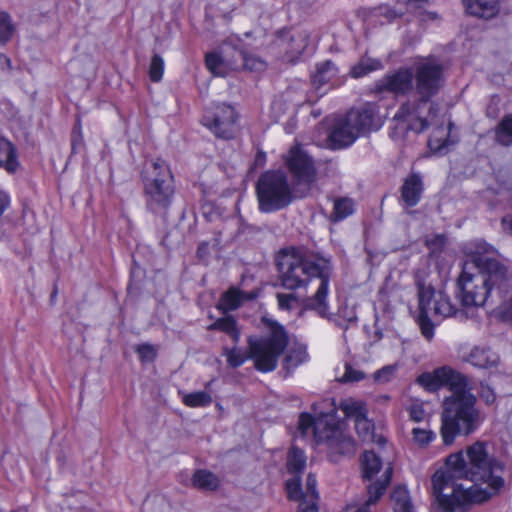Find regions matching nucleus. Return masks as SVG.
Wrapping results in <instances>:
<instances>
[{
    "mask_svg": "<svg viewBox=\"0 0 512 512\" xmlns=\"http://www.w3.org/2000/svg\"><path fill=\"white\" fill-rule=\"evenodd\" d=\"M446 467L437 470L431 480L432 494L446 512L464 511L482 503L504 486V465L485 442L477 441L465 451L450 454Z\"/></svg>",
    "mask_w": 512,
    "mask_h": 512,
    "instance_id": "1",
    "label": "nucleus"
},
{
    "mask_svg": "<svg viewBox=\"0 0 512 512\" xmlns=\"http://www.w3.org/2000/svg\"><path fill=\"white\" fill-rule=\"evenodd\" d=\"M281 284L285 289L305 287L312 278L320 280L316 293L304 300L305 309L315 311L320 317H328L327 296L333 272L330 259L319 255H303L293 251L285 253L278 261Z\"/></svg>",
    "mask_w": 512,
    "mask_h": 512,
    "instance_id": "2",
    "label": "nucleus"
},
{
    "mask_svg": "<svg viewBox=\"0 0 512 512\" xmlns=\"http://www.w3.org/2000/svg\"><path fill=\"white\" fill-rule=\"evenodd\" d=\"M413 71L417 99L402 104L394 119L402 129L419 134L435 123L439 107L431 99L443 88L445 78L442 65L432 61L418 63Z\"/></svg>",
    "mask_w": 512,
    "mask_h": 512,
    "instance_id": "3",
    "label": "nucleus"
},
{
    "mask_svg": "<svg viewBox=\"0 0 512 512\" xmlns=\"http://www.w3.org/2000/svg\"><path fill=\"white\" fill-rule=\"evenodd\" d=\"M472 270L470 264H464L457 280L456 296L464 307L496 302L494 294H502L512 285V273L502 262H489L476 273Z\"/></svg>",
    "mask_w": 512,
    "mask_h": 512,
    "instance_id": "4",
    "label": "nucleus"
},
{
    "mask_svg": "<svg viewBox=\"0 0 512 512\" xmlns=\"http://www.w3.org/2000/svg\"><path fill=\"white\" fill-rule=\"evenodd\" d=\"M262 323L268 330V334L261 338L249 337L248 354L237 346L223 349V355L230 367L238 368L250 358L254 360L258 371L271 372L276 369L278 359L288 345V335L284 326L275 320L263 317Z\"/></svg>",
    "mask_w": 512,
    "mask_h": 512,
    "instance_id": "5",
    "label": "nucleus"
},
{
    "mask_svg": "<svg viewBox=\"0 0 512 512\" xmlns=\"http://www.w3.org/2000/svg\"><path fill=\"white\" fill-rule=\"evenodd\" d=\"M484 421L474 394L450 395L443 401L441 437L445 445L453 444L457 435L474 433Z\"/></svg>",
    "mask_w": 512,
    "mask_h": 512,
    "instance_id": "6",
    "label": "nucleus"
},
{
    "mask_svg": "<svg viewBox=\"0 0 512 512\" xmlns=\"http://www.w3.org/2000/svg\"><path fill=\"white\" fill-rule=\"evenodd\" d=\"M142 182L146 209L166 217L175 193L174 177L166 161L152 159L142 171Z\"/></svg>",
    "mask_w": 512,
    "mask_h": 512,
    "instance_id": "7",
    "label": "nucleus"
},
{
    "mask_svg": "<svg viewBox=\"0 0 512 512\" xmlns=\"http://www.w3.org/2000/svg\"><path fill=\"white\" fill-rule=\"evenodd\" d=\"M255 192L259 211L270 214L289 207L300 191L289 182L284 171L267 170L259 176Z\"/></svg>",
    "mask_w": 512,
    "mask_h": 512,
    "instance_id": "8",
    "label": "nucleus"
},
{
    "mask_svg": "<svg viewBox=\"0 0 512 512\" xmlns=\"http://www.w3.org/2000/svg\"><path fill=\"white\" fill-rule=\"evenodd\" d=\"M419 314L417 323L422 335L431 340L434 336L432 319L442 320L456 316L457 308L452 304L450 297L443 291H437L431 284L417 283Z\"/></svg>",
    "mask_w": 512,
    "mask_h": 512,
    "instance_id": "9",
    "label": "nucleus"
},
{
    "mask_svg": "<svg viewBox=\"0 0 512 512\" xmlns=\"http://www.w3.org/2000/svg\"><path fill=\"white\" fill-rule=\"evenodd\" d=\"M416 383L428 392H436L446 387L452 392L451 395L472 394L469 378L447 365L436 368L432 372L420 374Z\"/></svg>",
    "mask_w": 512,
    "mask_h": 512,
    "instance_id": "10",
    "label": "nucleus"
},
{
    "mask_svg": "<svg viewBox=\"0 0 512 512\" xmlns=\"http://www.w3.org/2000/svg\"><path fill=\"white\" fill-rule=\"evenodd\" d=\"M284 163L292 176L293 185L300 191L299 197L305 196L317 180L313 158L301 147L294 146L284 158Z\"/></svg>",
    "mask_w": 512,
    "mask_h": 512,
    "instance_id": "11",
    "label": "nucleus"
},
{
    "mask_svg": "<svg viewBox=\"0 0 512 512\" xmlns=\"http://www.w3.org/2000/svg\"><path fill=\"white\" fill-rule=\"evenodd\" d=\"M238 114L229 104H217L211 111H207L201 120L203 126L208 128L217 138L232 139L237 130Z\"/></svg>",
    "mask_w": 512,
    "mask_h": 512,
    "instance_id": "12",
    "label": "nucleus"
},
{
    "mask_svg": "<svg viewBox=\"0 0 512 512\" xmlns=\"http://www.w3.org/2000/svg\"><path fill=\"white\" fill-rule=\"evenodd\" d=\"M318 443H326L330 452L340 455H353L356 452L354 439L342 431L334 418L332 422H318Z\"/></svg>",
    "mask_w": 512,
    "mask_h": 512,
    "instance_id": "13",
    "label": "nucleus"
},
{
    "mask_svg": "<svg viewBox=\"0 0 512 512\" xmlns=\"http://www.w3.org/2000/svg\"><path fill=\"white\" fill-rule=\"evenodd\" d=\"M413 79V69L399 68L378 80L374 84V92H390L395 95H406L413 88Z\"/></svg>",
    "mask_w": 512,
    "mask_h": 512,
    "instance_id": "14",
    "label": "nucleus"
},
{
    "mask_svg": "<svg viewBox=\"0 0 512 512\" xmlns=\"http://www.w3.org/2000/svg\"><path fill=\"white\" fill-rule=\"evenodd\" d=\"M464 253L469 259L464 264H470V269L484 270L489 262H500L494 255L496 249L483 239H475L467 242L463 247Z\"/></svg>",
    "mask_w": 512,
    "mask_h": 512,
    "instance_id": "15",
    "label": "nucleus"
},
{
    "mask_svg": "<svg viewBox=\"0 0 512 512\" xmlns=\"http://www.w3.org/2000/svg\"><path fill=\"white\" fill-rule=\"evenodd\" d=\"M347 116L359 136L380 128V123L377 120V110L373 104L367 103L357 110H351Z\"/></svg>",
    "mask_w": 512,
    "mask_h": 512,
    "instance_id": "16",
    "label": "nucleus"
},
{
    "mask_svg": "<svg viewBox=\"0 0 512 512\" xmlns=\"http://www.w3.org/2000/svg\"><path fill=\"white\" fill-rule=\"evenodd\" d=\"M359 137L349 117L339 120L329 134L330 144L334 149H342L350 146Z\"/></svg>",
    "mask_w": 512,
    "mask_h": 512,
    "instance_id": "17",
    "label": "nucleus"
},
{
    "mask_svg": "<svg viewBox=\"0 0 512 512\" xmlns=\"http://www.w3.org/2000/svg\"><path fill=\"white\" fill-rule=\"evenodd\" d=\"M287 496L290 500L300 501L302 498L318 501L317 480L314 474L309 473L306 478V491L303 492L300 477H293L286 481Z\"/></svg>",
    "mask_w": 512,
    "mask_h": 512,
    "instance_id": "18",
    "label": "nucleus"
},
{
    "mask_svg": "<svg viewBox=\"0 0 512 512\" xmlns=\"http://www.w3.org/2000/svg\"><path fill=\"white\" fill-rule=\"evenodd\" d=\"M393 475L391 464L385 468L382 476L367 486L368 498L355 512H371L370 506L376 504L384 495L387 487L390 485Z\"/></svg>",
    "mask_w": 512,
    "mask_h": 512,
    "instance_id": "19",
    "label": "nucleus"
},
{
    "mask_svg": "<svg viewBox=\"0 0 512 512\" xmlns=\"http://www.w3.org/2000/svg\"><path fill=\"white\" fill-rule=\"evenodd\" d=\"M468 15L489 20L496 17L500 11L499 0H462Z\"/></svg>",
    "mask_w": 512,
    "mask_h": 512,
    "instance_id": "20",
    "label": "nucleus"
},
{
    "mask_svg": "<svg viewBox=\"0 0 512 512\" xmlns=\"http://www.w3.org/2000/svg\"><path fill=\"white\" fill-rule=\"evenodd\" d=\"M0 168L14 175L21 168L16 146L7 138L0 136Z\"/></svg>",
    "mask_w": 512,
    "mask_h": 512,
    "instance_id": "21",
    "label": "nucleus"
},
{
    "mask_svg": "<svg viewBox=\"0 0 512 512\" xmlns=\"http://www.w3.org/2000/svg\"><path fill=\"white\" fill-rule=\"evenodd\" d=\"M423 191L422 180L419 175L412 174L404 181L401 187V198L409 207L418 204Z\"/></svg>",
    "mask_w": 512,
    "mask_h": 512,
    "instance_id": "22",
    "label": "nucleus"
},
{
    "mask_svg": "<svg viewBox=\"0 0 512 512\" xmlns=\"http://www.w3.org/2000/svg\"><path fill=\"white\" fill-rule=\"evenodd\" d=\"M498 356L490 349L486 347H474L468 356L466 361L477 368L487 369L497 365Z\"/></svg>",
    "mask_w": 512,
    "mask_h": 512,
    "instance_id": "23",
    "label": "nucleus"
},
{
    "mask_svg": "<svg viewBox=\"0 0 512 512\" xmlns=\"http://www.w3.org/2000/svg\"><path fill=\"white\" fill-rule=\"evenodd\" d=\"M496 302H490L495 305L493 309V315L504 321H512V285L508 287L502 294H494Z\"/></svg>",
    "mask_w": 512,
    "mask_h": 512,
    "instance_id": "24",
    "label": "nucleus"
},
{
    "mask_svg": "<svg viewBox=\"0 0 512 512\" xmlns=\"http://www.w3.org/2000/svg\"><path fill=\"white\" fill-rule=\"evenodd\" d=\"M334 413H322L317 418H313L308 413H301L298 420V430L302 436H306L310 431L312 432L315 441L318 443L317 426L318 422H332L334 420Z\"/></svg>",
    "mask_w": 512,
    "mask_h": 512,
    "instance_id": "25",
    "label": "nucleus"
},
{
    "mask_svg": "<svg viewBox=\"0 0 512 512\" xmlns=\"http://www.w3.org/2000/svg\"><path fill=\"white\" fill-rule=\"evenodd\" d=\"M265 63L256 56L249 55L242 50H234L232 70L246 69L249 71H262Z\"/></svg>",
    "mask_w": 512,
    "mask_h": 512,
    "instance_id": "26",
    "label": "nucleus"
},
{
    "mask_svg": "<svg viewBox=\"0 0 512 512\" xmlns=\"http://www.w3.org/2000/svg\"><path fill=\"white\" fill-rule=\"evenodd\" d=\"M282 41H287V50L291 56L302 54L308 46L309 34L306 31L285 32Z\"/></svg>",
    "mask_w": 512,
    "mask_h": 512,
    "instance_id": "27",
    "label": "nucleus"
},
{
    "mask_svg": "<svg viewBox=\"0 0 512 512\" xmlns=\"http://www.w3.org/2000/svg\"><path fill=\"white\" fill-rule=\"evenodd\" d=\"M255 295L248 296L238 288H229L220 298L219 308L224 311H232L239 308L247 299H253Z\"/></svg>",
    "mask_w": 512,
    "mask_h": 512,
    "instance_id": "28",
    "label": "nucleus"
},
{
    "mask_svg": "<svg viewBox=\"0 0 512 512\" xmlns=\"http://www.w3.org/2000/svg\"><path fill=\"white\" fill-rule=\"evenodd\" d=\"M191 481L195 488L202 491H214L220 485L218 476L206 469H197Z\"/></svg>",
    "mask_w": 512,
    "mask_h": 512,
    "instance_id": "29",
    "label": "nucleus"
},
{
    "mask_svg": "<svg viewBox=\"0 0 512 512\" xmlns=\"http://www.w3.org/2000/svg\"><path fill=\"white\" fill-rule=\"evenodd\" d=\"M390 498L394 512H415L410 494L404 486L395 487Z\"/></svg>",
    "mask_w": 512,
    "mask_h": 512,
    "instance_id": "30",
    "label": "nucleus"
},
{
    "mask_svg": "<svg viewBox=\"0 0 512 512\" xmlns=\"http://www.w3.org/2000/svg\"><path fill=\"white\" fill-rule=\"evenodd\" d=\"M337 74V68L332 61H325L316 66L315 72L312 74V83L319 89L323 85L328 84Z\"/></svg>",
    "mask_w": 512,
    "mask_h": 512,
    "instance_id": "31",
    "label": "nucleus"
},
{
    "mask_svg": "<svg viewBox=\"0 0 512 512\" xmlns=\"http://www.w3.org/2000/svg\"><path fill=\"white\" fill-rule=\"evenodd\" d=\"M287 470L293 477H300L306 467V456L303 450L292 446L287 455Z\"/></svg>",
    "mask_w": 512,
    "mask_h": 512,
    "instance_id": "32",
    "label": "nucleus"
},
{
    "mask_svg": "<svg viewBox=\"0 0 512 512\" xmlns=\"http://www.w3.org/2000/svg\"><path fill=\"white\" fill-rule=\"evenodd\" d=\"M361 466L363 479L370 481L380 471L382 461L373 451H365L362 455Z\"/></svg>",
    "mask_w": 512,
    "mask_h": 512,
    "instance_id": "33",
    "label": "nucleus"
},
{
    "mask_svg": "<svg viewBox=\"0 0 512 512\" xmlns=\"http://www.w3.org/2000/svg\"><path fill=\"white\" fill-rule=\"evenodd\" d=\"M205 63L209 71L216 76H225L227 68L231 69L233 61L230 62L228 59L222 57L216 52L206 54Z\"/></svg>",
    "mask_w": 512,
    "mask_h": 512,
    "instance_id": "34",
    "label": "nucleus"
},
{
    "mask_svg": "<svg viewBox=\"0 0 512 512\" xmlns=\"http://www.w3.org/2000/svg\"><path fill=\"white\" fill-rule=\"evenodd\" d=\"M495 139L502 146L512 145V114L501 119L495 129Z\"/></svg>",
    "mask_w": 512,
    "mask_h": 512,
    "instance_id": "35",
    "label": "nucleus"
},
{
    "mask_svg": "<svg viewBox=\"0 0 512 512\" xmlns=\"http://www.w3.org/2000/svg\"><path fill=\"white\" fill-rule=\"evenodd\" d=\"M354 212V202L348 197L336 198L334 200L333 212L331 214V220L333 222H339Z\"/></svg>",
    "mask_w": 512,
    "mask_h": 512,
    "instance_id": "36",
    "label": "nucleus"
},
{
    "mask_svg": "<svg viewBox=\"0 0 512 512\" xmlns=\"http://www.w3.org/2000/svg\"><path fill=\"white\" fill-rule=\"evenodd\" d=\"M308 358L307 347L303 344H296L288 351L285 357V365L287 369L296 368L305 363Z\"/></svg>",
    "mask_w": 512,
    "mask_h": 512,
    "instance_id": "37",
    "label": "nucleus"
},
{
    "mask_svg": "<svg viewBox=\"0 0 512 512\" xmlns=\"http://www.w3.org/2000/svg\"><path fill=\"white\" fill-rule=\"evenodd\" d=\"M16 26L11 15L6 11H0V45H5L14 36Z\"/></svg>",
    "mask_w": 512,
    "mask_h": 512,
    "instance_id": "38",
    "label": "nucleus"
},
{
    "mask_svg": "<svg viewBox=\"0 0 512 512\" xmlns=\"http://www.w3.org/2000/svg\"><path fill=\"white\" fill-rule=\"evenodd\" d=\"M381 68H382V63L380 60L366 58V59H362L359 63H357L355 66L352 67V69L350 71V75L353 78H360V77L367 75L368 73H370L372 71H375V70H378Z\"/></svg>",
    "mask_w": 512,
    "mask_h": 512,
    "instance_id": "39",
    "label": "nucleus"
},
{
    "mask_svg": "<svg viewBox=\"0 0 512 512\" xmlns=\"http://www.w3.org/2000/svg\"><path fill=\"white\" fill-rule=\"evenodd\" d=\"M354 425H355V430H356L359 438L363 442H373L374 441V437H375L374 425L367 418V415L354 421Z\"/></svg>",
    "mask_w": 512,
    "mask_h": 512,
    "instance_id": "40",
    "label": "nucleus"
},
{
    "mask_svg": "<svg viewBox=\"0 0 512 512\" xmlns=\"http://www.w3.org/2000/svg\"><path fill=\"white\" fill-rule=\"evenodd\" d=\"M341 410L348 419L356 421L367 415V410L363 403L358 401H345L340 406Z\"/></svg>",
    "mask_w": 512,
    "mask_h": 512,
    "instance_id": "41",
    "label": "nucleus"
},
{
    "mask_svg": "<svg viewBox=\"0 0 512 512\" xmlns=\"http://www.w3.org/2000/svg\"><path fill=\"white\" fill-rule=\"evenodd\" d=\"M183 402L189 407H206L211 404L212 397L205 391H197L186 394Z\"/></svg>",
    "mask_w": 512,
    "mask_h": 512,
    "instance_id": "42",
    "label": "nucleus"
},
{
    "mask_svg": "<svg viewBox=\"0 0 512 512\" xmlns=\"http://www.w3.org/2000/svg\"><path fill=\"white\" fill-rule=\"evenodd\" d=\"M164 60L159 54H154L149 65V78L152 82H159L163 77Z\"/></svg>",
    "mask_w": 512,
    "mask_h": 512,
    "instance_id": "43",
    "label": "nucleus"
},
{
    "mask_svg": "<svg viewBox=\"0 0 512 512\" xmlns=\"http://www.w3.org/2000/svg\"><path fill=\"white\" fill-rule=\"evenodd\" d=\"M374 15L378 17H384L388 22H392L404 15L403 10L395 9L389 5L382 4L373 9Z\"/></svg>",
    "mask_w": 512,
    "mask_h": 512,
    "instance_id": "44",
    "label": "nucleus"
},
{
    "mask_svg": "<svg viewBox=\"0 0 512 512\" xmlns=\"http://www.w3.org/2000/svg\"><path fill=\"white\" fill-rule=\"evenodd\" d=\"M236 327V319L233 316L229 315L217 319L214 323L208 326V330H219L226 334H229Z\"/></svg>",
    "mask_w": 512,
    "mask_h": 512,
    "instance_id": "45",
    "label": "nucleus"
},
{
    "mask_svg": "<svg viewBox=\"0 0 512 512\" xmlns=\"http://www.w3.org/2000/svg\"><path fill=\"white\" fill-rule=\"evenodd\" d=\"M411 434L413 441L419 446L428 445L436 437V434L432 430L423 428H413Z\"/></svg>",
    "mask_w": 512,
    "mask_h": 512,
    "instance_id": "46",
    "label": "nucleus"
},
{
    "mask_svg": "<svg viewBox=\"0 0 512 512\" xmlns=\"http://www.w3.org/2000/svg\"><path fill=\"white\" fill-rule=\"evenodd\" d=\"M277 302L279 309L283 311H291L299 305L298 297L293 293H278Z\"/></svg>",
    "mask_w": 512,
    "mask_h": 512,
    "instance_id": "47",
    "label": "nucleus"
},
{
    "mask_svg": "<svg viewBox=\"0 0 512 512\" xmlns=\"http://www.w3.org/2000/svg\"><path fill=\"white\" fill-rule=\"evenodd\" d=\"M345 371L342 376L338 378L339 382L350 383L359 382L365 378V373L361 370L355 369L350 364H345Z\"/></svg>",
    "mask_w": 512,
    "mask_h": 512,
    "instance_id": "48",
    "label": "nucleus"
},
{
    "mask_svg": "<svg viewBox=\"0 0 512 512\" xmlns=\"http://www.w3.org/2000/svg\"><path fill=\"white\" fill-rule=\"evenodd\" d=\"M135 351L142 362H152L157 356L154 346L149 343L137 345Z\"/></svg>",
    "mask_w": 512,
    "mask_h": 512,
    "instance_id": "49",
    "label": "nucleus"
},
{
    "mask_svg": "<svg viewBox=\"0 0 512 512\" xmlns=\"http://www.w3.org/2000/svg\"><path fill=\"white\" fill-rule=\"evenodd\" d=\"M396 371L397 365L395 364L384 366L374 373V380L376 382L386 383L392 379Z\"/></svg>",
    "mask_w": 512,
    "mask_h": 512,
    "instance_id": "50",
    "label": "nucleus"
},
{
    "mask_svg": "<svg viewBox=\"0 0 512 512\" xmlns=\"http://www.w3.org/2000/svg\"><path fill=\"white\" fill-rule=\"evenodd\" d=\"M479 397L486 405H493L496 402V394L492 387L483 382L480 383Z\"/></svg>",
    "mask_w": 512,
    "mask_h": 512,
    "instance_id": "51",
    "label": "nucleus"
},
{
    "mask_svg": "<svg viewBox=\"0 0 512 512\" xmlns=\"http://www.w3.org/2000/svg\"><path fill=\"white\" fill-rule=\"evenodd\" d=\"M409 417L415 422H421L425 419L426 412L421 404H413L409 407Z\"/></svg>",
    "mask_w": 512,
    "mask_h": 512,
    "instance_id": "52",
    "label": "nucleus"
},
{
    "mask_svg": "<svg viewBox=\"0 0 512 512\" xmlns=\"http://www.w3.org/2000/svg\"><path fill=\"white\" fill-rule=\"evenodd\" d=\"M356 322H357L356 313L354 311H349L347 316H341V319H339L337 321V325L340 328L347 330L350 325L355 324Z\"/></svg>",
    "mask_w": 512,
    "mask_h": 512,
    "instance_id": "53",
    "label": "nucleus"
},
{
    "mask_svg": "<svg viewBox=\"0 0 512 512\" xmlns=\"http://www.w3.org/2000/svg\"><path fill=\"white\" fill-rule=\"evenodd\" d=\"M299 502L298 512H318L317 501L302 498Z\"/></svg>",
    "mask_w": 512,
    "mask_h": 512,
    "instance_id": "54",
    "label": "nucleus"
},
{
    "mask_svg": "<svg viewBox=\"0 0 512 512\" xmlns=\"http://www.w3.org/2000/svg\"><path fill=\"white\" fill-rule=\"evenodd\" d=\"M9 205H10L9 195L4 191H0V217L8 209Z\"/></svg>",
    "mask_w": 512,
    "mask_h": 512,
    "instance_id": "55",
    "label": "nucleus"
},
{
    "mask_svg": "<svg viewBox=\"0 0 512 512\" xmlns=\"http://www.w3.org/2000/svg\"><path fill=\"white\" fill-rule=\"evenodd\" d=\"M82 144V136L80 134L79 131H77V128L75 127L74 131H73V136H72V143H71V146H72V152L73 153H76V150L77 148Z\"/></svg>",
    "mask_w": 512,
    "mask_h": 512,
    "instance_id": "56",
    "label": "nucleus"
},
{
    "mask_svg": "<svg viewBox=\"0 0 512 512\" xmlns=\"http://www.w3.org/2000/svg\"><path fill=\"white\" fill-rule=\"evenodd\" d=\"M266 163V153L263 151H258L255 155L254 165L257 167H263Z\"/></svg>",
    "mask_w": 512,
    "mask_h": 512,
    "instance_id": "57",
    "label": "nucleus"
},
{
    "mask_svg": "<svg viewBox=\"0 0 512 512\" xmlns=\"http://www.w3.org/2000/svg\"><path fill=\"white\" fill-rule=\"evenodd\" d=\"M501 225L505 232H508L512 235V216L508 215L503 217Z\"/></svg>",
    "mask_w": 512,
    "mask_h": 512,
    "instance_id": "58",
    "label": "nucleus"
},
{
    "mask_svg": "<svg viewBox=\"0 0 512 512\" xmlns=\"http://www.w3.org/2000/svg\"><path fill=\"white\" fill-rule=\"evenodd\" d=\"M232 340L237 344L240 340V331L238 327L234 328L229 334H228Z\"/></svg>",
    "mask_w": 512,
    "mask_h": 512,
    "instance_id": "59",
    "label": "nucleus"
},
{
    "mask_svg": "<svg viewBox=\"0 0 512 512\" xmlns=\"http://www.w3.org/2000/svg\"><path fill=\"white\" fill-rule=\"evenodd\" d=\"M435 241L439 244V245H443L445 243V236L443 235H437L436 238H435Z\"/></svg>",
    "mask_w": 512,
    "mask_h": 512,
    "instance_id": "60",
    "label": "nucleus"
},
{
    "mask_svg": "<svg viewBox=\"0 0 512 512\" xmlns=\"http://www.w3.org/2000/svg\"><path fill=\"white\" fill-rule=\"evenodd\" d=\"M427 15L430 19H438V14L436 12H429Z\"/></svg>",
    "mask_w": 512,
    "mask_h": 512,
    "instance_id": "61",
    "label": "nucleus"
},
{
    "mask_svg": "<svg viewBox=\"0 0 512 512\" xmlns=\"http://www.w3.org/2000/svg\"><path fill=\"white\" fill-rule=\"evenodd\" d=\"M4 60H5V62H6V63H8V64L10 63V59H9V58L4 57Z\"/></svg>",
    "mask_w": 512,
    "mask_h": 512,
    "instance_id": "62",
    "label": "nucleus"
},
{
    "mask_svg": "<svg viewBox=\"0 0 512 512\" xmlns=\"http://www.w3.org/2000/svg\"><path fill=\"white\" fill-rule=\"evenodd\" d=\"M56 293H57V291H56V289H55V290L53 291V293H52L51 297H56Z\"/></svg>",
    "mask_w": 512,
    "mask_h": 512,
    "instance_id": "63",
    "label": "nucleus"
},
{
    "mask_svg": "<svg viewBox=\"0 0 512 512\" xmlns=\"http://www.w3.org/2000/svg\"><path fill=\"white\" fill-rule=\"evenodd\" d=\"M202 249H203V247H202V246H200V247L198 248V253H201Z\"/></svg>",
    "mask_w": 512,
    "mask_h": 512,
    "instance_id": "64",
    "label": "nucleus"
}]
</instances>
